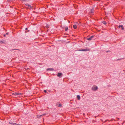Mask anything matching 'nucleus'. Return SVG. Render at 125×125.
<instances>
[{
    "label": "nucleus",
    "mask_w": 125,
    "mask_h": 125,
    "mask_svg": "<svg viewBox=\"0 0 125 125\" xmlns=\"http://www.w3.org/2000/svg\"><path fill=\"white\" fill-rule=\"evenodd\" d=\"M94 37V36H92L89 38H88L87 39L89 41H91L92 40V39Z\"/></svg>",
    "instance_id": "nucleus-4"
},
{
    "label": "nucleus",
    "mask_w": 125,
    "mask_h": 125,
    "mask_svg": "<svg viewBox=\"0 0 125 125\" xmlns=\"http://www.w3.org/2000/svg\"><path fill=\"white\" fill-rule=\"evenodd\" d=\"M79 51H90V49H79L78 50Z\"/></svg>",
    "instance_id": "nucleus-2"
},
{
    "label": "nucleus",
    "mask_w": 125,
    "mask_h": 125,
    "mask_svg": "<svg viewBox=\"0 0 125 125\" xmlns=\"http://www.w3.org/2000/svg\"><path fill=\"white\" fill-rule=\"evenodd\" d=\"M92 90L95 91L98 89V87L96 85H94L92 87Z\"/></svg>",
    "instance_id": "nucleus-1"
},
{
    "label": "nucleus",
    "mask_w": 125,
    "mask_h": 125,
    "mask_svg": "<svg viewBox=\"0 0 125 125\" xmlns=\"http://www.w3.org/2000/svg\"><path fill=\"white\" fill-rule=\"evenodd\" d=\"M47 70L48 71H53L54 70L53 68H48L47 69Z\"/></svg>",
    "instance_id": "nucleus-6"
},
{
    "label": "nucleus",
    "mask_w": 125,
    "mask_h": 125,
    "mask_svg": "<svg viewBox=\"0 0 125 125\" xmlns=\"http://www.w3.org/2000/svg\"><path fill=\"white\" fill-rule=\"evenodd\" d=\"M103 23L104 24H106V21H103Z\"/></svg>",
    "instance_id": "nucleus-15"
},
{
    "label": "nucleus",
    "mask_w": 125,
    "mask_h": 125,
    "mask_svg": "<svg viewBox=\"0 0 125 125\" xmlns=\"http://www.w3.org/2000/svg\"><path fill=\"white\" fill-rule=\"evenodd\" d=\"M27 30V28H26L25 29V30Z\"/></svg>",
    "instance_id": "nucleus-21"
},
{
    "label": "nucleus",
    "mask_w": 125,
    "mask_h": 125,
    "mask_svg": "<svg viewBox=\"0 0 125 125\" xmlns=\"http://www.w3.org/2000/svg\"><path fill=\"white\" fill-rule=\"evenodd\" d=\"M21 94L20 93H17V95H21Z\"/></svg>",
    "instance_id": "nucleus-14"
},
{
    "label": "nucleus",
    "mask_w": 125,
    "mask_h": 125,
    "mask_svg": "<svg viewBox=\"0 0 125 125\" xmlns=\"http://www.w3.org/2000/svg\"><path fill=\"white\" fill-rule=\"evenodd\" d=\"M94 7H92V9L91 10L90 12L91 13H94Z\"/></svg>",
    "instance_id": "nucleus-7"
},
{
    "label": "nucleus",
    "mask_w": 125,
    "mask_h": 125,
    "mask_svg": "<svg viewBox=\"0 0 125 125\" xmlns=\"http://www.w3.org/2000/svg\"><path fill=\"white\" fill-rule=\"evenodd\" d=\"M4 37H5L6 36V35L5 34L4 35Z\"/></svg>",
    "instance_id": "nucleus-23"
},
{
    "label": "nucleus",
    "mask_w": 125,
    "mask_h": 125,
    "mask_svg": "<svg viewBox=\"0 0 125 125\" xmlns=\"http://www.w3.org/2000/svg\"><path fill=\"white\" fill-rule=\"evenodd\" d=\"M68 29V27H66L65 28V31H67Z\"/></svg>",
    "instance_id": "nucleus-13"
},
{
    "label": "nucleus",
    "mask_w": 125,
    "mask_h": 125,
    "mask_svg": "<svg viewBox=\"0 0 125 125\" xmlns=\"http://www.w3.org/2000/svg\"><path fill=\"white\" fill-rule=\"evenodd\" d=\"M9 123L10 124H11L12 125H19L16 123L10 122H9Z\"/></svg>",
    "instance_id": "nucleus-5"
},
{
    "label": "nucleus",
    "mask_w": 125,
    "mask_h": 125,
    "mask_svg": "<svg viewBox=\"0 0 125 125\" xmlns=\"http://www.w3.org/2000/svg\"><path fill=\"white\" fill-rule=\"evenodd\" d=\"M77 98L78 100H79L80 99V97L79 95H77Z\"/></svg>",
    "instance_id": "nucleus-8"
},
{
    "label": "nucleus",
    "mask_w": 125,
    "mask_h": 125,
    "mask_svg": "<svg viewBox=\"0 0 125 125\" xmlns=\"http://www.w3.org/2000/svg\"><path fill=\"white\" fill-rule=\"evenodd\" d=\"M32 8V7L30 5H29V6L28 7H27V8Z\"/></svg>",
    "instance_id": "nucleus-11"
},
{
    "label": "nucleus",
    "mask_w": 125,
    "mask_h": 125,
    "mask_svg": "<svg viewBox=\"0 0 125 125\" xmlns=\"http://www.w3.org/2000/svg\"><path fill=\"white\" fill-rule=\"evenodd\" d=\"M12 95H14L17 96V93H15L12 94Z\"/></svg>",
    "instance_id": "nucleus-10"
},
{
    "label": "nucleus",
    "mask_w": 125,
    "mask_h": 125,
    "mask_svg": "<svg viewBox=\"0 0 125 125\" xmlns=\"http://www.w3.org/2000/svg\"><path fill=\"white\" fill-rule=\"evenodd\" d=\"M123 25H119L118 26V27L119 28H121V27H122V26Z\"/></svg>",
    "instance_id": "nucleus-17"
},
{
    "label": "nucleus",
    "mask_w": 125,
    "mask_h": 125,
    "mask_svg": "<svg viewBox=\"0 0 125 125\" xmlns=\"http://www.w3.org/2000/svg\"><path fill=\"white\" fill-rule=\"evenodd\" d=\"M121 28L122 30H124V28L123 27V26H122V27H121Z\"/></svg>",
    "instance_id": "nucleus-18"
},
{
    "label": "nucleus",
    "mask_w": 125,
    "mask_h": 125,
    "mask_svg": "<svg viewBox=\"0 0 125 125\" xmlns=\"http://www.w3.org/2000/svg\"><path fill=\"white\" fill-rule=\"evenodd\" d=\"M110 52V51H106V52Z\"/></svg>",
    "instance_id": "nucleus-20"
},
{
    "label": "nucleus",
    "mask_w": 125,
    "mask_h": 125,
    "mask_svg": "<svg viewBox=\"0 0 125 125\" xmlns=\"http://www.w3.org/2000/svg\"><path fill=\"white\" fill-rule=\"evenodd\" d=\"M62 106V104H59L58 106L59 107H61Z\"/></svg>",
    "instance_id": "nucleus-12"
},
{
    "label": "nucleus",
    "mask_w": 125,
    "mask_h": 125,
    "mask_svg": "<svg viewBox=\"0 0 125 125\" xmlns=\"http://www.w3.org/2000/svg\"><path fill=\"white\" fill-rule=\"evenodd\" d=\"M62 73H58L57 74V76L60 78H61L62 76Z\"/></svg>",
    "instance_id": "nucleus-3"
},
{
    "label": "nucleus",
    "mask_w": 125,
    "mask_h": 125,
    "mask_svg": "<svg viewBox=\"0 0 125 125\" xmlns=\"http://www.w3.org/2000/svg\"><path fill=\"white\" fill-rule=\"evenodd\" d=\"M25 5H26V6H28H28H29V4H27H27H25Z\"/></svg>",
    "instance_id": "nucleus-16"
},
{
    "label": "nucleus",
    "mask_w": 125,
    "mask_h": 125,
    "mask_svg": "<svg viewBox=\"0 0 125 125\" xmlns=\"http://www.w3.org/2000/svg\"><path fill=\"white\" fill-rule=\"evenodd\" d=\"M44 92H45V93H46L47 92V91H46V90H44Z\"/></svg>",
    "instance_id": "nucleus-19"
},
{
    "label": "nucleus",
    "mask_w": 125,
    "mask_h": 125,
    "mask_svg": "<svg viewBox=\"0 0 125 125\" xmlns=\"http://www.w3.org/2000/svg\"><path fill=\"white\" fill-rule=\"evenodd\" d=\"M8 34V33H6V34Z\"/></svg>",
    "instance_id": "nucleus-22"
},
{
    "label": "nucleus",
    "mask_w": 125,
    "mask_h": 125,
    "mask_svg": "<svg viewBox=\"0 0 125 125\" xmlns=\"http://www.w3.org/2000/svg\"><path fill=\"white\" fill-rule=\"evenodd\" d=\"M73 27L75 29L77 28V26L76 25H74L73 26Z\"/></svg>",
    "instance_id": "nucleus-9"
}]
</instances>
